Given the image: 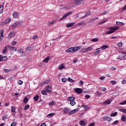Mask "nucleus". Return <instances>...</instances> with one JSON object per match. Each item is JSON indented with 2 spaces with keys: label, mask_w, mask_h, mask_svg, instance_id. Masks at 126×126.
<instances>
[{
  "label": "nucleus",
  "mask_w": 126,
  "mask_h": 126,
  "mask_svg": "<svg viewBox=\"0 0 126 126\" xmlns=\"http://www.w3.org/2000/svg\"><path fill=\"white\" fill-rule=\"evenodd\" d=\"M23 24V22L22 21H19V22H15L12 26V28L13 29H14L16 27H17L18 26H21Z\"/></svg>",
  "instance_id": "nucleus-1"
},
{
  "label": "nucleus",
  "mask_w": 126,
  "mask_h": 126,
  "mask_svg": "<svg viewBox=\"0 0 126 126\" xmlns=\"http://www.w3.org/2000/svg\"><path fill=\"white\" fill-rule=\"evenodd\" d=\"M84 1H85V0H75L74 3L75 5H80V4H83Z\"/></svg>",
  "instance_id": "nucleus-2"
},
{
  "label": "nucleus",
  "mask_w": 126,
  "mask_h": 126,
  "mask_svg": "<svg viewBox=\"0 0 126 126\" xmlns=\"http://www.w3.org/2000/svg\"><path fill=\"white\" fill-rule=\"evenodd\" d=\"M119 28H120V27L118 26L108 28V29H110V31H107V32H115V31H117V30H119Z\"/></svg>",
  "instance_id": "nucleus-3"
},
{
  "label": "nucleus",
  "mask_w": 126,
  "mask_h": 126,
  "mask_svg": "<svg viewBox=\"0 0 126 126\" xmlns=\"http://www.w3.org/2000/svg\"><path fill=\"white\" fill-rule=\"evenodd\" d=\"M11 22V18H8L6 20H5L4 22L1 23L2 25H6V24L8 23H10Z\"/></svg>",
  "instance_id": "nucleus-4"
},
{
  "label": "nucleus",
  "mask_w": 126,
  "mask_h": 126,
  "mask_svg": "<svg viewBox=\"0 0 126 126\" xmlns=\"http://www.w3.org/2000/svg\"><path fill=\"white\" fill-rule=\"evenodd\" d=\"M79 111V108H77L73 110L69 111L68 115H72L73 114H75V113H77Z\"/></svg>",
  "instance_id": "nucleus-5"
},
{
  "label": "nucleus",
  "mask_w": 126,
  "mask_h": 126,
  "mask_svg": "<svg viewBox=\"0 0 126 126\" xmlns=\"http://www.w3.org/2000/svg\"><path fill=\"white\" fill-rule=\"evenodd\" d=\"M72 12H68L67 13H65L62 18L60 19V20H63V19H65V18H66L68 15H70V14H71Z\"/></svg>",
  "instance_id": "nucleus-6"
},
{
  "label": "nucleus",
  "mask_w": 126,
  "mask_h": 126,
  "mask_svg": "<svg viewBox=\"0 0 126 126\" xmlns=\"http://www.w3.org/2000/svg\"><path fill=\"white\" fill-rule=\"evenodd\" d=\"M69 111H70V109H69V108L67 107H64L63 108V114H68V113L69 112Z\"/></svg>",
  "instance_id": "nucleus-7"
},
{
  "label": "nucleus",
  "mask_w": 126,
  "mask_h": 126,
  "mask_svg": "<svg viewBox=\"0 0 126 126\" xmlns=\"http://www.w3.org/2000/svg\"><path fill=\"white\" fill-rule=\"evenodd\" d=\"M67 53H74L75 52V49L74 47H71L66 50Z\"/></svg>",
  "instance_id": "nucleus-8"
},
{
  "label": "nucleus",
  "mask_w": 126,
  "mask_h": 126,
  "mask_svg": "<svg viewBox=\"0 0 126 126\" xmlns=\"http://www.w3.org/2000/svg\"><path fill=\"white\" fill-rule=\"evenodd\" d=\"M7 49H8V45H6L4 47V49L2 52V54L3 55H6V54H7V53L6 52H7Z\"/></svg>",
  "instance_id": "nucleus-9"
},
{
  "label": "nucleus",
  "mask_w": 126,
  "mask_h": 126,
  "mask_svg": "<svg viewBox=\"0 0 126 126\" xmlns=\"http://www.w3.org/2000/svg\"><path fill=\"white\" fill-rule=\"evenodd\" d=\"M74 91L76 93H78V94H80L82 93L83 91L82 89L79 88H76L74 89Z\"/></svg>",
  "instance_id": "nucleus-10"
},
{
  "label": "nucleus",
  "mask_w": 126,
  "mask_h": 126,
  "mask_svg": "<svg viewBox=\"0 0 126 126\" xmlns=\"http://www.w3.org/2000/svg\"><path fill=\"white\" fill-rule=\"evenodd\" d=\"M8 49H9V50H10V51H15V52H16V51H17V48L12 46L8 45Z\"/></svg>",
  "instance_id": "nucleus-11"
},
{
  "label": "nucleus",
  "mask_w": 126,
  "mask_h": 126,
  "mask_svg": "<svg viewBox=\"0 0 126 126\" xmlns=\"http://www.w3.org/2000/svg\"><path fill=\"white\" fill-rule=\"evenodd\" d=\"M45 90L47 92V93H52V87L50 86H47Z\"/></svg>",
  "instance_id": "nucleus-12"
},
{
  "label": "nucleus",
  "mask_w": 126,
  "mask_h": 126,
  "mask_svg": "<svg viewBox=\"0 0 126 126\" xmlns=\"http://www.w3.org/2000/svg\"><path fill=\"white\" fill-rule=\"evenodd\" d=\"M100 48H97L96 49V51H95V52H94V56H97L98 55H99V54H100V53H101V50H100Z\"/></svg>",
  "instance_id": "nucleus-13"
},
{
  "label": "nucleus",
  "mask_w": 126,
  "mask_h": 126,
  "mask_svg": "<svg viewBox=\"0 0 126 126\" xmlns=\"http://www.w3.org/2000/svg\"><path fill=\"white\" fill-rule=\"evenodd\" d=\"M75 24V23H70L69 24H67L66 25V27H67V28H70V27H72V26H73Z\"/></svg>",
  "instance_id": "nucleus-14"
},
{
  "label": "nucleus",
  "mask_w": 126,
  "mask_h": 126,
  "mask_svg": "<svg viewBox=\"0 0 126 126\" xmlns=\"http://www.w3.org/2000/svg\"><path fill=\"white\" fill-rule=\"evenodd\" d=\"M108 48H109V46L104 45L101 46V47H100L99 49H100L101 51H104V50H106V49H108Z\"/></svg>",
  "instance_id": "nucleus-15"
},
{
  "label": "nucleus",
  "mask_w": 126,
  "mask_h": 126,
  "mask_svg": "<svg viewBox=\"0 0 126 126\" xmlns=\"http://www.w3.org/2000/svg\"><path fill=\"white\" fill-rule=\"evenodd\" d=\"M103 120H104V121H107V122H111L112 118L109 117L104 116L103 117Z\"/></svg>",
  "instance_id": "nucleus-16"
},
{
  "label": "nucleus",
  "mask_w": 126,
  "mask_h": 126,
  "mask_svg": "<svg viewBox=\"0 0 126 126\" xmlns=\"http://www.w3.org/2000/svg\"><path fill=\"white\" fill-rule=\"evenodd\" d=\"M50 59H51V57L47 56L43 61V63H48V62L50 61Z\"/></svg>",
  "instance_id": "nucleus-17"
},
{
  "label": "nucleus",
  "mask_w": 126,
  "mask_h": 126,
  "mask_svg": "<svg viewBox=\"0 0 126 126\" xmlns=\"http://www.w3.org/2000/svg\"><path fill=\"white\" fill-rule=\"evenodd\" d=\"M79 124L81 126H86V122H85L84 121L81 120L79 122Z\"/></svg>",
  "instance_id": "nucleus-18"
},
{
  "label": "nucleus",
  "mask_w": 126,
  "mask_h": 126,
  "mask_svg": "<svg viewBox=\"0 0 126 126\" xmlns=\"http://www.w3.org/2000/svg\"><path fill=\"white\" fill-rule=\"evenodd\" d=\"M103 104H104V105H110L111 104V100H107L103 102Z\"/></svg>",
  "instance_id": "nucleus-19"
},
{
  "label": "nucleus",
  "mask_w": 126,
  "mask_h": 126,
  "mask_svg": "<svg viewBox=\"0 0 126 126\" xmlns=\"http://www.w3.org/2000/svg\"><path fill=\"white\" fill-rule=\"evenodd\" d=\"M74 100H75V98L74 97L69 96L68 97V101H69V102H71L72 101H74Z\"/></svg>",
  "instance_id": "nucleus-20"
},
{
  "label": "nucleus",
  "mask_w": 126,
  "mask_h": 126,
  "mask_svg": "<svg viewBox=\"0 0 126 126\" xmlns=\"http://www.w3.org/2000/svg\"><path fill=\"white\" fill-rule=\"evenodd\" d=\"M60 70H62V69H63V68H65V67L63 65V64H62L61 65H59V67H58Z\"/></svg>",
  "instance_id": "nucleus-21"
},
{
  "label": "nucleus",
  "mask_w": 126,
  "mask_h": 126,
  "mask_svg": "<svg viewBox=\"0 0 126 126\" xmlns=\"http://www.w3.org/2000/svg\"><path fill=\"white\" fill-rule=\"evenodd\" d=\"M3 5H0V14H1L3 11Z\"/></svg>",
  "instance_id": "nucleus-22"
},
{
  "label": "nucleus",
  "mask_w": 126,
  "mask_h": 126,
  "mask_svg": "<svg viewBox=\"0 0 126 126\" xmlns=\"http://www.w3.org/2000/svg\"><path fill=\"white\" fill-rule=\"evenodd\" d=\"M14 32H10L9 34L8 38H9V39H10V38H12V37H14Z\"/></svg>",
  "instance_id": "nucleus-23"
},
{
  "label": "nucleus",
  "mask_w": 126,
  "mask_h": 126,
  "mask_svg": "<svg viewBox=\"0 0 126 126\" xmlns=\"http://www.w3.org/2000/svg\"><path fill=\"white\" fill-rule=\"evenodd\" d=\"M38 99H39V95H38L37 94H36L33 97V99H34L35 102H37V101H38Z\"/></svg>",
  "instance_id": "nucleus-24"
},
{
  "label": "nucleus",
  "mask_w": 126,
  "mask_h": 126,
  "mask_svg": "<svg viewBox=\"0 0 126 126\" xmlns=\"http://www.w3.org/2000/svg\"><path fill=\"white\" fill-rule=\"evenodd\" d=\"M55 116V113H50L48 114L46 117L47 118H52V117H54Z\"/></svg>",
  "instance_id": "nucleus-25"
},
{
  "label": "nucleus",
  "mask_w": 126,
  "mask_h": 126,
  "mask_svg": "<svg viewBox=\"0 0 126 126\" xmlns=\"http://www.w3.org/2000/svg\"><path fill=\"white\" fill-rule=\"evenodd\" d=\"M122 122H126V115H123L121 118Z\"/></svg>",
  "instance_id": "nucleus-26"
},
{
  "label": "nucleus",
  "mask_w": 126,
  "mask_h": 126,
  "mask_svg": "<svg viewBox=\"0 0 126 126\" xmlns=\"http://www.w3.org/2000/svg\"><path fill=\"white\" fill-rule=\"evenodd\" d=\"M41 93L42 95H47V93H48V92H47V91L45 90H42L41 92Z\"/></svg>",
  "instance_id": "nucleus-27"
},
{
  "label": "nucleus",
  "mask_w": 126,
  "mask_h": 126,
  "mask_svg": "<svg viewBox=\"0 0 126 126\" xmlns=\"http://www.w3.org/2000/svg\"><path fill=\"white\" fill-rule=\"evenodd\" d=\"M74 49H75V52H76L77 51H78V50H80V49H81V48H82V46H77V47H74Z\"/></svg>",
  "instance_id": "nucleus-28"
},
{
  "label": "nucleus",
  "mask_w": 126,
  "mask_h": 126,
  "mask_svg": "<svg viewBox=\"0 0 126 126\" xmlns=\"http://www.w3.org/2000/svg\"><path fill=\"white\" fill-rule=\"evenodd\" d=\"M13 16L14 18H17L18 17V13L17 12H14L13 13Z\"/></svg>",
  "instance_id": "nucleus-29"
},
{
  "label": "nucleus",
  "mask_w": 126,
  "mask_h": 126,
  "mask_svg": "<svg viewBox=\"0 0 126 126\" xmlns=\"http://www.w3.org/2000/svg\"><path fill=\"white\" fill-rule=\"evenodd\" d=\"M82 107L83 108H85V110L86 111H87V110H88V109H89V107H88L87 105H84V104H83V105H82Z\"/></svg>",
  "instance_id": "nucleus-30"
},
{
  "label": "nucleus",
  "mask_w": 126,
  "mask_h": 126,
  "mask_svg": "<svg viewBox=\"0 0 126 126\" xmlns=\"http://www.w3.org/2000/svg\"><path fill=\"white\" fill-rule=\"evenodd\" d=\"M29 108H30V105H29V104H27L25 106L24 110L26 111V110H28V109H29Z\"/></svg>",
  "instance_id": "nucleus-31"
},
{
  "label": "nucleus",
  "mask_w": 126,
  "mask_h": 126,
  "mask_svg": "<svg viewBox=\"0 0 126 126\" xmlns=\"http://www.w3.org/2000/svg\"><path fill=\"white\" fill-rule=\"evenodd\" d=\"M87 49V52H90L92 50H93V47L90 46L86 48Z\"/></svg>",
  "instance_id": "nucleus-32"
},
{
  "label": "nucleus",
  "mask_w": 126,
  "mask_h": 126,
  "mask_svg": "<svg viewBox=\"0 0 126 126\" xmlns=\"http://www.w3.org/2000/svg\"><path fill=\"white\" fill-rule=\"evenodd\" d=\"M117 115H118V112H116L115 113H111L110 114V117H116V116H117Z\"/></svg>",
  "instance_id": "nucleus-33"
},
{
  "label": "nucleus",
  "mask_w": 126,
  "mask_h": 126,
  "mask_svg": "<svg viewBox=\"0 0 126 126\" xmlns=\"http://www.w3.org/2000/svg\"><path fill=\"white\" fill-rule=\"evenodd\" d=\"M75 104H76V103L75 102V101L74 100L70 101V105H71V106H74V105H75Z\"/></svg>",
  "instance_id": "nucleus-34"
},
{
  "label": "nucleus",
  "mask_w": 126,
  "mask_h": 126,
  "mask_svg": "<svg viewBox=\"0 0 126 126\" xmlns=\"http://www.w3.org/2000/svg\"><path fill=\"white\" fill-rule=\"evenodd\" d=\"M18 52L19 53V54H23V49L22 48L19 49Z\"/></svg>",
  "instance_id": "nucleus-35"
},
{
  "label": "nucleus",
  "mask_w": 126,
  "mask_h": 126,
  "mask_svg": "<svg viewBox=\"0 0 126 126\" xmlns=\"http://www.w3.org/2000/svg\"><path fill=\"white\" fill-rule=\"evenodd\" d=\"M28 102V97H26L24 99V103L26 104Z\"/></svg>",
  "instance_id": "nucleus-36"
},
{
  "label": "nucleus",
  "mask_w": 126,
  "mask_h": 126,
  "mask_svg": "<svg viewBox=\"0 0 126 126\" xmlns=\"http://www.w3.org/2000/svg\"><path fill=\"white\" fill-rule=\"evenodd\" d=\"M3 38H4V36H3V32H1L0 39V40H2V39H3Z\"/></svg>",
  "instance_id": "nucleus-37"
},
{
  "label": "nucleus",
  "mask_w": 126,
  "mask_h": 126,
  "mask_svg": "<svg viewBox=\"0 0 126 126\" xmlns=\"http://www.w3.org/2000/svg\"><path fill=\"white\" fill-rule=\"evenodd\" d=\"M91 41L92 42H98V41H99V38H93Z\"/></svg>",
  "instance_id": "nucleus-38"
},
{
  "label": "nucleus",
  "mask_w": 126,
  "mask_h": 126,
  "mask_svg": "<svg viewBox=\"0 0 126 126\" xmlns=\"http://www.w3.org/2000/svg\"><path fill=\"white\" fill-rule=\"evenodd\" d=\"M49 106H54L55 105V101L54 100H52V102L49 103Z\"/></svg>",
  "instance_id": "nucleus-39"
},
{
  "label": "nucleus",
  "mask_w": 126,
  "mask_h": 126,
  "mask_svg": "<svg viewBox=\"0 0 126 126\" xmlns=\"http://www.w3.org/2000/svg\"><path fill=\"white\" fill-rule=\"evenodd\" d=\"M2 62H4L5 61H6L7 60V56H2Z\"/></svg>",
  "instance_id": "nucleus-40"
},
{
  "label": "nucleus",
  "mask_w": 126,
  "mask_h": 126,
  "mask_svg": "<svg viewBox=\"0 0 126 126\" xmlns=\"http://www.w3.org/2000/svg\"><path fill=\"white\" fill-rule=\"evenodd\" d=\"M67 80L69 82H71L72 83V82H74V80H73L72 79H71L69 77L68 78Z\"/></svg>",
  "instance_id": "nucleus-41"
},
{
  "label": "nucleus",
  "mask_w": 126,
  "mask_h": 126,
  "mask_svg": "<svg viewBox=\"0 0 126 126\" xmlns=\"http://www.w3.org/2000/svg\"><path fill=\"white\" fill-rule=\"evenodd\" d=\"M89 15H90V12H87L84 16V18H86V17H87V16H89Z\"/></svg>",
  "instance_id": "nucleus-42"
},
{
  "label": "nucleus",
  "mask_w": 126,
  "mask_h": 126,
  "mask_svg": "<svg viewBox=\"0 0 126 126\" xmlns=\"http://www.w3.org/2000/svg\"><path fill=\"white\" fill-rule=\"evenodd\" d=\"M18 84H19V85H22V84H23V81L19 80V81H18Z\"/></svg>",
  "instance_id": "nucleus-43"
},
{
  "label": "nucleus",
  "mask_w": 126,
  "mask_h": 126,
  "mask_svg": "<svg viewBox=\"0 0 126 126\" xmlns=\"http://www.w3.org/2000/svg\"><path fill=\"white\" fill-rule=\"evenodd\" d=\"M62 82L65 83V82H66V81H67V79L63 78L62 79Z\"/></svg>",
  "instance_id": "nucleus-44"
},
{
  "label": "nucleus",
  "mask_w": 126,
  "mask_h": 126,
  "mask_svg": "<svg viewBox=\"0 0 126 126\" xmlns=\"http://www.w3.org/2000/svg\"><path fill=\"white\" fill-rule=\"evenodd\" d=\"M11 112L12 113H14V112H15V107L14 106L11 107Z\"/></svg>",
  "instance_id": "nucleus-45"
},
{
  "label": "nucleus",
  "mask_w": 126,
  "mask_h": 126,
  "mask_svg": "<svg viewBox=\"0 0 126 126\" xmlns=\"http://www.w3.org/2000/svg\"><path fill=\"white\" fill-rule=\"evenodd\" d=\"M107 19L103 20L102 21L99 23V24H103V23H105V22H107Z\"/></svg>",
  "instance_id": "nucleus-46"
},
{
  "label": "nucleus",
  "mask_w": 126,
  "mask_h": 126,
  "mask_svg": "<svg viewBox=\"0 0 126 126\" xmlns=\"http://www.w3.org/2000/svg\"><path fill=\"white\" fill-rule=\"evenodd\" d=\"M81 51L83 53H86V52H87L86 48H82Z\"/></svg>",
  "instance_id": "nucleus-47"
},
{
  "label": "nucleus",
  "mask_w": 126,
  "mask_h": 126,
  "mask_svg": "<svg viewBox=\"0 0 126 126\" xmlns=\"http://www.w3.org/2000/svg\"><path fill=\"white\" fill-rule=\"evenodd\" d=\"M55 22H56V20H54L52 22L49 23V24L48 25L49 26H51V25H53V24H54V23H55Z\"/></svg>",
  "instance_id": "nucleus-48"
},
{
  "label": "nucleus",
  "mask_w": 126,
  "mask_h": 126,
  "mask_svg": "<svg viewBox=\"0 0 126 126\" xmlns=\"http://www.w3.org/2000/svg\"><path fill=\"white\" fill-rule=\"evenodd\" d=\"M17 44V42L14 41L11 42V45H12V46H15V45H16Z\"/></svg>",
  "instance_id": "nucleus-49"
},
{
  "label": "nucleus",
  "mask_w": 126,
  "mask_h": 126,
  "mask_svg": "<svg viewBox=\"0 0 126 126\" xmlns=\"http://www.w3.org/2000/svg\"><path fill=\"white\" fill-rule=\"evenodd\" d=\"M116 67H114V66H112L110 68V70H112V71H114V70H116Z\"/></svg>",
  "instance_id": "nucleus-50"
},
{
  "label": "nucleus",
  "mask_w": 126,
  "mask_h": 126,
  "mask_svg": "<svg viewBox=\"0 0 126 126\" xmlns=\"http://www.w3.org/2000/svg\"><path fill=\"white\" fill-rule=\"evenodd\" d=\"M99 90H101V91H106L107 89H106V88H100Z\"/></svg>",
  "instance_id": "nucleus-51"
},
{
  "label": "nucleus",
  "mask_w": 126,
  "mask_h": 126,
  "mask_svg": "<svg viewBox=\"0 0 126 126\" xmlns=\"http://www.w3.org/2000/svg\"><path fill=\"white\" fill-rule=\"evenodd\" d=\"M110 83H111V84L113 85H115V84L117 83V82H116V81H111Z\"/></svg>",
  "instance_id": "nucleus-52"
},
{
  "label": "nucleus",
  "mask_w": 126,
  "mask_h": 126,
  "mask_svg": "<svg viewBox=\"0 0 126 126\" xmlns=\"http://www.w3.org/2000/svg\"><path fill=\"white\" fill-rule=\"evenodd\" d=\"M84 24H85V22H80L78 24V25L79 26H81L82 25H83Z\"/></svg>",
  "instance_id": "nucleus-53"
},
{
  "label": "nucleus",
  "mask_w": 126,
  "mask_h": 126,
  "mask_svg": "<svg viewBox=\"0 0 126 126\" xmlns=\"http://www.w3.org/2000/svg\"><path fill=\"white\" fill-rule=\"evenodd\" d=\"M45 84H48L50 82V79L46 80L44 82Z\"/></svg>",
  "instance_id": "nucleus-54"
},
{
  "label": "nucleus",
  "mask_w": 126,
  "mask_h": 126,
  "mask_svg": "<svg viewBox=\"0 0 126 126\" xmlns=\"http://www.w3.org/2000/svg\"><path fill=\"white\" fill-rule=\"evenodd\" d=\"M119 124V121L116 120V121L114 122L113 124H112L113 125H118Z\"/></svg>",
  "instance_id": "nucleus-55"
},
{
  "label": "nucleus",
  "mask_w": 126,
  "mask_h": 126,
  "mask_svg": "<svg viewBox=\"0 0 126 126\" xmlns=\"http://www.w3.org/2000/svg\"><path fill=\"white\" fill-rule=\"evenodd\" d=\"M120 111L124 112V113H126V109H120Z\"/></svg>",
  "instance_id": "nucleus-56"
},
{
  "label": "nucleus",
  "mask_w": 126,
  "mask_h": 126,
  "mask_svg": "<svg viewBox=\"0 0 126 126\" xmlns=\"http://www.w3.org/2000/svg\"><path fill=\"white\" fill-rule=\"evenodd\" d=\"M3 71L5 72H6V73H8V72H9V69H4V70H3Z\"/></svg>",
  "instance_id": "nucleus-57"
},
{
  "label": "nucleus",
  "mask_w": 126,
  "mask_h": 126,
  "mask_svg": "<svg viewBox=\"0 0 126 126\" xmlns=\"http://www.w3.org/2000/svg\"><path fill=\"white\" fill-rule=\"evenodd\" d=\"M79 85H83V81L81 80L79 82Z\"/></svg>",
  "instance_id": "nucleus-58"
},
{
  "label": "nucleus",
  "mask_w": 126,
  "mask_h": 126,
  "mask_svg": "<svg viewBox=\"0 0 126 126\" xmlns=\"http://www.w3.org/2000/svg\"><path fill=\"white\" fill-rule=\"evenodd\" d=\"M122 59H123V57L119 56L117 58V60H118L119 61H122Z\"/></svg>",
  "instance_id": "nucleus-59"
},
{
  "label": "nucleus",
  "mask_w": 126,
  "mask_h": 126,
  "mask_svg": "<svg viewBox=\"0 0 126 126\" xmlns=\"http://www.w3.org/2000/svg\"><path fill=\"white\" fill-rule=\"evenodd\" d=\"M16 126V123H15V122H13L11 124V126Z\"/></svg>",
  "instance_id": "nucleus-60"
},
{
  "label": "nucleus",
  "mask_w": 126,
  "mask_h": 126,
  "mask_svg": "<svg viewBox=\"0 0 126 126\" xmlns=\"http://www.w3.org/2000/svg\"><path fill=\"white\" fill-rule=\"evenodd\" d=\"M118 47H122L123 46V43L120 42L118 44Z\"/></svg>",
  "instance_id": "nucleus-61"
},
{
  "label": "nucleus",
  "mask_w": 126,
  "mask_h": 126,
  "mask_svg": "<svg viewBox=\"0 0 126 126\" xmlns=\"http://www.w3.org/2000/svg\"><path fill=\"white\" fill-rule=\"evenodd\" d=\"M85 97L86 99H89V98H90V95L87 94L85 96Z\"/></svg>",
  "instance_id": "nucleus-62"
},
{
  "label": "nucleus",
  "mask_w": 126,
  "mask_h": 126,
  "mask_svg": "<svg viewBox=\"0 0 126 126\" xmlns=\"http://www.w3.org/2000/svg\"><path fill=\"white\" fill-rule=\"evenodd\" d=\"M95 126V123H92L90 124V125H89L88 126Z\"/></svg>",
  "instance_id": "nucleus-63"
},
{
  "label": "nucleus",
  "mask_w": 126,
  "mask_h": 126,
  "mask_svg": "<svg viewBox=\"0 0 126 126\" xmlns=\"http://www.w3.org/2000/svg\"><path fill=\"white\" fill-rule=\"evenodd\" d=\"M122 84H126V80H122Z\"/></svg>",
  "instance_id": "nucleus-64"
}]
</instances>
